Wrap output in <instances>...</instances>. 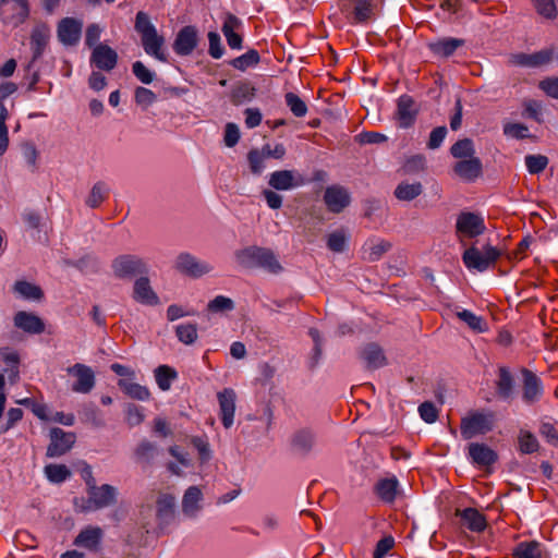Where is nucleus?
Segmentation results:
<instances>
[{
  "mask_svg": "<svg viewBox=\"0 0 558 558\" xmlns=\"http://www.w3.org/2000/svg\"><path fill=\"white\" fill-rule=\"evenodd\" d=\"M459 525L474 533H482L487 527L486 517L475 508L456 509Z\"/></svg>",
  "mask_w": 558,
  "mask_h": 558,
  "instance_id": "4468645a",
  "label": "nucleus"
},
{
  "mask_svg": "<svg viewBox=\"0 0 558 558\" xmlns=\"http://www.w3.org/2000/svg\"><path fill=\"white\" fill-rule=\"evenodd\" d=\"M142 47L144 51L158 61L167 62L166 39L150 23L147 14L142 12Z\"/></svg>",
  "mask_w": 558,
  "mask_h": 558,
  "instance_id": "7ed1b4c3",
  "label": "nucleus"
},
{
  "mask_svg": "<svg viewBox=\"0 0 558 558\" xmlns=\"http://www.w3.org/2000/svg\"><path fill=\"white\" fill-rule=\"evenodd\" d=\"M14 326L29 335H40L45 331L44 320L34 313L20 311L14 315Z\"/></svg>",
  "mask_w": 558,
  "mask_h": 558,
  "instance_id": "b1692460",
  "label": "nucleus"
},
{
  "mask_svg": "<svg viewBox=\"0 0 558 558\" xmlns=\"http://www.w3.org/2000/svg\"><path fill=\"white\" fill-rule=\"evenodd\" d=\"M360 356L368 369H377L388 363L384 350L374 342L365 344L360 352Z\"/></svg>",
  "mask_w": 558,
  "mask_h": 558,
  "instance_id": "bb28decb",
  "label": "nucleus"
},
{
  "mask_svg": "<svg viewBox=\"0 0 558 558\" xmlns=\"http://www.w3.org/2000/svg\"><path fill=\"white\" fill-rule=\"evenodd\" d=\"M315 444V435L308 428L296 430L291 437L292 450L300 454H308Z\"/></svg>",
  "mask_w": 558,
  "mask_h": 558,
  "instance_id": "7c9ffc66",
  "label": "nucleus"
},
{
  "mask_svg": "<svg viewBox=\"0 0 558 558\" xmlns=\"http://www.w3.org/2000/svg\"><path fill=\"white\" fill-rule=\"evenodd\" d=\"M174 514V497L166 494L157 500V518L161 524L168 523L173 519Z\"/></svg>",
  "mask_w": 558,
  "mask_h": 558,
  "instance_id": "58836bf2",
  "label": "nucleus"
},
{
  "mask_svg": "<svg viewBox=\"0 0 558 558\" xmlns=\"http://www.w3.org/2000/svg\"><path fill=\"white\" fill-rule=\"evenodd\" d=\"M522 375V400L526 404L538 402L544 393L541 378L531 369L523 367Z\"/></svg>",
  "mask_w": 558,
  "mask_h": 558,
  "instance_id": "1a4fd4ad",
  "label": "nucleus"
},
{
  "mask_svg": "<svg viewBox=\"0 0 558 558\" xmlns=\"http://www.w3.org/2000/svg\"><path fill=\"white\" fill-rule=\"evenodd\" d=\"M109 187L102 181L95 183L86 198V205L90 208H97L108 197Z\"/></svg>",
  "mask_w": 558,
  "mask_h": 558,
  "instance_id": "a19ab883",
  "label": "nucleus"
},
{
  "mask_svg": "<svg viewBox=\"0 0 558 558\" xmlns=\"http://www.w3.org/2000/svg\"><path fill=\"white\" fill-rule=\"evenodd\" d=\"M519 451L531 454L538 450L539 444L536 437L529 430L521 429L518 436Z\"/></svg>",
  "mask_w": 558,
  "mask_h": 558,
  "instance_id": "79ce46f5",
  "label": "nucleus"
},
{
  "mask_svg": "<svg viewBox=\"0 0 558 558\" xmlns=\"http://www.w3.org/2000/svg\"><path fill=\"white\" fill-rule=\"evenodd\" d=\"M14 291L26 300H40L43 298V291L38 286L24 280L15 282Z\"/></svg>",
  "mask_w": 558,
  "mask_h": 558,
  "instance_id": "37998d69",
  "label": "nucleus"
},
{
  "mask_svg": "<svg viewBox=\"0 0 558 558\" xmlns=\"http://www.w3.org/2000/svg\"><path fill=\"white\" fill-rule=\"evenodd\" d=\"M353 19L355 23H365L373 15L372 0H353Z\"/></svg>",
  "mask_w": 558,
  "mask_h": 558,
  "instance_id": "a18cd8bd",
  "label": "nucleus"
},
{
  "mask_svg": "<svg viewBox=\"0 0 558 558\" xmlns=\"http://www.w3.org/2000/svg\"><path fill=\"white\" fill-rule=\"evenodd\" d=\"M324 202L331 213L339 214L350 204V195L344 187L332 185L326 189Z\"/></svg>",
  "mask_w": 558,
  "mask_h": 558,
  "instance_id": "5701e85b",
  "label": "nucleus"
},
{
  "mask_svg": "<svg viewBox=\"0 0 558 558\" xmlns=\"http://www.w3.org/2000/svg\"><path fill=\"white\" fill-rule=\"evenodd\" d=\"M259 61H260V56H259L258 51L255 49H250L244 54L230 60L228 63L232 68L244 72L247 69L257 65L259 63Z\"/></svg>",
  "mask_w": 558,
  "mask_h": 558,
  "instance_id": "ea45409f",
  "label": "nucleus"
},
{
  "mask_svg": "<svg viewBox=\"0 0 558 558\" xmlns=\"http://www.w3.org/2000/svg\"><path fill=\"white\" fill-rule=\"evenodd\" d=\"M29 14L26 0H0V20L10 27L23 24Z\"/></svg>",
  "mask_w": 558,
  "mask_h": 558,
  "instance_id": "423d86ee",
  "label": "nucleus"
},
{
  "mask_svg": "<svg viewBox=\"0 0 558 558\" xmlns=\"http://www.w3.org/2000/svg\"><path fill=\"white\" fill-rule=\"evenodd\" d=\"M234 308V302L225 295H217L207 304V311L210 313L229 312Z\"/></svg>",
  "mask_w": 558,
  "mask_h": 558,
  "instance_id": "6e6d98bb",
  "label": "nucleus"
},
{
  "mask_svg": "<svg viewBox=\"0 0 558 558\" xmlns=\"http://www.w3.org/2000/svg\"><path fill=\"white\" fill-rule=\"evenodd\" d=\"M89 61L92 66L110 72L117 65L118 54L108 45L99 44L93 48Z\"/></svg>",
  "mask_w": 558,
  "mask_h": 558,
  "instance_id": "f3484780",
  "label": "nucleus"
},
{
  "mask_svg": "<svg viewBox=\"0 0 558 558\" xmlns=\"http://www.w3.org/2000/svg\"><path fill=\"white\" fill-rule=\"evenodd\" d=\"M142 304L156 306L160 304L157 293L151 289L147 277H142Z\"/></svg>",
  "mask_w": 558,
  "mask_h": 558,
  "instance_id": "4d7b16f0",
  "label": "nucleus"
},
{
  "mask_svg": "<svg viewBox=\"0 0 558 558\" xmlns=\"http://www.w3.org/2000/svg\"><path fill=\"white\" fill-rule=\"evenodd\" d=\"M447 135V128L446 126H437L435 128L430 134L427 142V147L429 149H437L440 147L441 143L444 142L445 137Z\"/></svg>",
  "mask_w": 558,
  "mask_h": 558,
  "instance_id": "69168bd1",
  "label": "nucleus"
},
{
  "mask_svg": "<svg viewBox=\"0 0 558 558\" xmlns=\"http://www.w3.org/2000/svg\"><path fill=\"white\" fill-rule=\"evenodd\" d=\"M513 558H543V546L537 541L520 542L512 550Z\"/></svg>",
  "mask_w": 558,
  "mask_h": 558,
  "instance_id": "72a5a7b5",
  "label": "nucleus"
},
{
  "mask_svg": "<svg viewBox=\"0 0 558 558\" xmlns=\"http://www.w3.org/2000/svg\"><path fill=\"white\" fill-rule=\"evenodd\" d=\"M155 379L160 390L168 391L172 381L178 378V372L169 365H159L155 372Z\"/></svg>",
  "mask_w": 558,
  "mask_h": 558,
  "instance_id": "e433bc0d",
  "label": "nucleus"
},
{
  "mask_svg": "<svg viewBox=\"0 0 558 558\" xmlns=\"http://www.w3.org/2000/svg\"><path fill=\"white\" fill-rule=\"evenodd\" d=\"M450 153L454 158H472L474 157V144L470 138L457 141L450 148Z\"/></svg>",
  "mask_w": 558,
  "mask_h": 558,
  "instance_id": "de8ad7c7",
  "label": "nucleus"
},
{
  "mask_svg": "<svg viewBox=\"0 0 558 558\" xmlns=\"http://www.w3.org/2000/svg\"><path fill=\"white\" fill-rule=\"evenodd\" d=\"M538 88L543 90L548 97L558 99V77H546L538 83Z\"/></svg>",
  "mask_w": 558,
  "mask_h": 558,
  "instance_id": "e2e57ef3",
  "label": "nucleus"
},
{
  "mask_svg": "<svg viewBox=\"0 0 558 558\" xmlns=\"http://www.w3.org/2000/svg\"><path fill=\"white\" fill-rule=\"evenodd\" d=\"M454 173L466 182H474L483 173V165L480 158L462 159L453 166Z\"/></svg>",
  "mask_w": 558,
  "mask_h": 558,
  "instance_id": "393cba45",
  "label": "nucleus"
},
{
  "mask_svg": "<svg viewBox=\"0 0 558 558\" xmlns=\"http://www.w3.org/2000/svg\"><path fill=\"white\" fill-rule=\"evenodd\" d=\"M238 263L244 268H263L277 275L282 270L277 256L270 248L250 246L238 251L235 254Z\"/></svg>",
  "mask_w": 558,
  "mask_h": 558,
  "instance_id": "f257e3e1",
  "label": "nucleus"
},
{
  "mask_svg": "<svg viewBox=\"0 0 558 558\" xmlns=\"http://www.w3.org/2000/svg\"><path fill=\"white\" fill-rule=\"evenodd\" d=\"M68 373L76 378L72 385L74 392L88 393L94 388L95 374L89 366L76 363L68 368Z\"/></svg>",
  "mask_w": 558,
  "mask_h": 558,
  "instance_id": "2eb2a0df",
  "label": "nucleus"
},
{
  "mask_svg": "<svg viewBox=\"0 0 558 558\" xmlns=\"http://www.w3.org/2000/svg\"><path fill=\"white\" fill-rule=\"evenodd\" d=\"M203 494L197 486L189 487L183 496L182 510L187 515H195L201 509L199 501L202 500Z\"/></svg>",
  "mask_w": 558,
  "mask_h": 558,
  "instance_id": "f704fd0d",
  "label": "nucleus"
},
{
  "mask_svg": "<svg viewBox=\"0 0 558 558\" xmlns=\"http://www.w3.org/2000/svg\"><path fill=\"white\" fill-rule=\"evenodd\" d=\"M114 275L119 278H132L140 270V259L134 255H121L112 263Z\"/></svg>",
  "mask_w": 558,
  "mask_h": 558,
  "instance_id": "c85d7f7f",
  "label": "nucleus"
},
{
  "mask_svg": "<svg viewBox=\"0 0 558 558\" xmlns=\"http://www.w3.org/2000/svg\"><path fill=\"white\" fill-rule=\"evenodd\" d=\"M555 56L554 48H545L533 53L518 52L510 57V62L514 65L525 68H539L551 62Z\"/></svg>",
  "mask_w": 558,
  "mask_h": 558,
  "instance_id": "ddd939ff",
  "label": "nucleus"
},
{
  "mask_svg": "<svg viewBox=\"0 0 558 558\" xmlns=\"http://www.w3.org/2000/svg\"><path fill=\"white\" fill-rule=\"evenodd\" d=\"M486 230L484 218L475 213L462 211L456 221V232L461 238L473 239L483 234Z\"/></svg>",
  "mask_w": 558,
  "mask_h": 558,
  "instance_id": "0eeeda50",
  "label": "nucleus"
},
{
  "mask_svg": "<svg viewBox=\"0 0 558 558\" xmlns=\"http://www.w3.org/2000/svg\"><path fill=\"white\" fill-rule=\"evenodd\" d=\"M418 413L426 423H434L438 418V410L430 401H425L418 407Z\"/></svg>",
  "mask_w": 558,
  "mask_h": 558,
  "instance_id": "680f3d73",
  "label": "nucleus"
},
{
  "mask_svg": "<svg viewBox=\"0 0 558 558\" xmlns=\"http://www.w3.org/2000/svg\"><path fill=\"white\" fill-rule=\"evenodd\" d=\"M500 256L501 251L489 244L483 250L472 245L463 252L462 262L468 269L483 272L494 267Z\"/></svg>",
  "mask_w": 558,
  "mask_h": 558,
  "instance_id": "20e7f679",
  "label": "nucleus"
},
{
  "mask_svg": "<svg viewBox=\"0 0 558 558\" xmlns=\"http://www.w3.org/2000/svg\"><path fill=\"white\" fill-rule=\"evenodd\" d=\"M243 28L242 21L234 14L228 12L225 15L221 32L231 49H242L243 37L240 32Z\"/></svg>",
  "mask_w": 558,
  "mask_h": 558,
  "instance_id": "dca6fc26",
  "label": "nucleus"
},
{
  "mask_svg": "<svg viewBox=\"0 0 558 558\" xmlns=\"http://www.w3.org/2000/svg\"><path fill=\"white\" fill-rule=\"evenodd\" d=\"M464 45L463 39L447 37L429 44L430 50L434 54L448 58L452 56L456 50Z\"/></svg>",
  "mask_w": 558,
  "mask_h": 558,
  "instance_id": "473e14b6",
  "label": "nucleus"
},
{
  "mask_svg": "<svg viewBox=\"0 0 558 558\" xmlns=\"http://www.w3.org/2000/svg\"><path fill=\"white\" fill-rule=\"evenodd\" d=\"M135 377L121 378L119 380V387L131 398L138 399L140 398V385L133 383Z\"/></svg>",
  "mask_w": 558,
  "mask_h": 558,
  "instance_id": "774afa93",
  "label": "nucleus"
},
{
  "mask_svg": "<svg viewBox=\"0 0 558 558\" xmlns=\"http://www.w3.org/2000/svg\"><path fill=\"white\" fill-rule=\"evenodd\" d=\"M468 456L473 464L488 468L497 462V452L482 442H471L468 446Z\"/></svg>",
  "mask_w": 558,
  "mask_h": 558,
  "instance_id": "4be33fe9",
  "label": "nucleus"
},
{
  "mask_svg": "<svg viewBox=\"0 0 558 558\" xmlns=\"http://www.w3.org/2000/svg\"><path fill=\"white\" fill-rule=\"evenodd\" d=\"M494 426V413L474 411L461 418L460 432L463 439H472L485 435Z\"/></svg>",
  "mask_w": 558,
  "mask_h": 558,
  "instance_id": "39448f33",
  "label": "nucleus"
},
{
  "mask_svg": "<svg viewBox=\"0 0 558 558\" xmlns=\"http://www.w3.org/2000/svg\"><path fill=\"white\" fill-rule=\"evenodd\" d=\"M539 434L554 447H558V430L551 423H543Z\"/></svg>",
  "mask_w": 558,
  "mask_h": 558,
  "instance_id": "338daca9",
  "label": "nucleus"
},
{
  "mask_svg": "<svg viewBox=\"0 0 558 558\" xmlns=\"http://www.w3.org/2000/svg\"><path fill=\"white\" fill-rule=\"evenodd\" d=\"M307 180L301 173L293 170H277L270 173L268 184L277 191H289L303 186Z\"/></svg>",
  "mask_w": 558,
  "mask_h": 558,
  "instance_id": "9d476101",
  "label": "nucleus"
},
{
  "mask_svg": "<svg viewBox=\"0 0 558 558\" xmlns=\"http://www.w3.org/2000/svg\"><path fill=\"white\" fill-rule=\"evenodd\" d=\"M208 53L214 59H220L223 56L225 48L221 44V38L217 32H209L208 35Z\"/></svg>",
  "mask_w": 558,
  "mask_h": 558,
  "instance_id": "bf43d9fd",
  "label": "nucleus"
},
{
  "mask_svg": "<svg viewBox=\"0 0 558 558\" xmlns=\"http://www.w3.org/2000/svg\"><path fill=\"white\" fill-rule=\"evenodd\" d=\"M22 155L27 163V166L31 168L32 171H35L37 169V159H38V150L36 146L33 143H24L22 145Z\"/></svg>",
  "mask_w": 558,
  "mask_h": 558,
  "instance_id": "052dcab7",
  "label": "nucleus"
},
{
  "mask_svg": "<svg viewBox=\"0 0 558 558\" xmlns=\"http://www.w3.org/2000/svg\"><path fill=\"white\" fill-rule=\"evenodd\" d=\"M175 269L185 276L198 278L211 271L213 267L190 253H181L175 259Z\"/></svg>",
  "mask_w": 558,
  "mask_h": 558,
  "instance_id": "9b49d317",
  "label": "nucleus"
},
{
  "mask_svg": "<svg viewBox=\"0 0 558 558\" xmlns=\"http://www.w3.org/2000/svg\"><path fill=\"white\" fill-rule=\"evenodd\" d=\"M190 442L197 450L202 463L210 460L211 450L207 436H192Z\"/></svg>",
  "mask_w": 558,
  "mask_h": 558,
  "instance_id": "8fccbe9b",
  "label": "nucleus"
},
{
  "mask_svg": "<svg viewBox=\"0 0 558 558\" xmlns=\"http://www.w3.org/2000/svg\"><path fill=\"white\" fill-rule=\"evenodd\" d=\"M284 99L287 106L295 117L302 118L306 114L307 106L296 94L289 92L286 94Z\"/></svg>",
  "mask_w": 558,
  "mask_h": 558,
  "instance_id": "603ef678",
  "label": "nucleus"
},
{
  "mask_svg": "<svg viewBox=\"0 0 558 558\" xmlns=\"http://www.w3.org/2000/svg\"><path fill=\"white\" fill-rule=\"evenodd\" d=\"M104 538V531L99 526L88 525L80 531L73 544L90 553H97Z\"/></svg>",
  "mask_w": 558,
  "mask_h": 558,
  "instance_id": "6ab92c4d",
  "label": "nucleus"
},
{
  "mask_svg": "<svg viewBox=\"0 0 558 558\" xmlns=\"http://www.w3.org/2000/svg\"><path fill=\"white\" fill-rule=\"evenodd\" d=\"M423 193L421 182L408 183L401 182L397 185L393 194L399 201L410 202Z\"/></svg>",
  "mask_w": 558,
  "mask_h": 558,
  "instance_id": "4c0bfd02",
  "label": "nucleus"
},
{
  "mask_svg": "<svg viewBox=\"0 0 558 558\" xmlns=\"http://www.w3.org/2000/svg\"><path fill=\"white\" fill-rule=\"evenodd\" d=\"M514 389V379L510 371L506 366L498 369V379L496 380V393L502 400H508Z\"/></svg>",
  "mask_w": 558,
  "mask_h": 558,
  "instance_id": "2f4dec72",
  "label": "nucleus"
},
{
  "mask_svg": "<svg viewBox=\"0 0 558 558\" xmlns=\"http://www.w3.org/2000/svg\"><path fill=\"white\" fill-rule=\"evenodd\" d=\"M217 399L222 425L230 428L234 420L236 395L232 388H225L217 393Z\"/></svg>",
  "mask_w": 558,
  "mask_h": 558,
  "instance_id": "aec40b11",
  "label": "nucleus"
},
{
  "mask_svg": "<svg viewBox=\"0 0 558 558\" xmlns=\"http://www.w3.org/2000/svg\"><path fill=\"white\" fill-rule=\"evenodd\" d=\"M558 0H532L536 12L545 19L554 20L558 14Z\"/></svg>",
  "mask_w": 558,
  "mask_h": 558,
  "instance_id": "09e8293b",
  "label": "nucleus"
},
{
  "mask_svg": "<svg viewBox=\"0 0 558 558\" xmlns=\"http://www.w3.org/2000/svg\"><path fill=\"white\" fill-rule=\"evenodd\" d=\"M347 235L343 230L331 232L327 238V247L335 253H341L345 250Z\"/></svg>",
  "mask_w": 558,
  "mask_h": 558,
  "instance_id": "5fc2aeb1",
  "label": "nucleus"
},
{
  "mask_svg": "<svg viewBox=\"0 0 558 558\" xmlns=\"http://www.w3.org/2000/svg\"><path fill=\"white\" fill-rule=\"evenodd\" d=\"M399 489V481L396 476L385 477L374 485L375 495L385 504H393Z\"/></svg>",
  "mask_w": 558,
  "mask_h": 558,
  "instance_id": "c756f323",
  "label": "nucleus"
},
{
  "mask_svg": "<svg viewBox=\"0 0 558 558\" xmlns=\"http://www.w3.org/2000/svg\"><path fill=\"white\" fill-rule=\"evenodd\" d=\"M391 243L379 236L368 238L361 248L362 259L373 263L379 260L390 248Z\"/></svg>",
  "mask_w": 558,
  "mask_h": 558,
  "instance_id": "412c9836",
  "label": "nucleus"
},
{
  "mask_svg": "<svg viewBox=\"0 0 558 558\" xmlns=\"http://www.w3.org/2000/svg\"><path fill=\"white\" fill-rule=\"evenodd\" d=\"M48 44V35L40 28H34L31 35V49L33 59H38Z\"/></svg>",
  "mask_w": 558,
  "mask_h": 558,
  "instance_id": "c03bdc74",
  "label": "nucleus"
},
{
  "mask_svg": "<svg viewBox=\"0 0 558 558\" xmlns=\"http://www.w3.org/2000/svg\"><path fill=\"white\" fill-rule=\"evenodd\" d=\"M418 113L414 99L409 95H402L397 102L396 119L401 129L411 128Z\"/></svg>",
  "mask_w": 558,
  "mask_h": 558,
  "instance_id": "a211bd4d",
  "label": "nucleus"
},
{
  "mask_svg": "<svg viewBox=\"0 0 558 558\" xmlns=\"http://www.w3.org/2000/svg\"><path fill=\"white\" fill-rule=\"evenodd\" d=\"M198 41L197 28L194 25H186L177 33L172 49L177 56L187 57L196 49Z\"/></svg>",
  "mask_w": 558,
  "mask_h": 558,
  "instance_id": "6e6552de",
  "label": "nucleus"
},
{
  "mask_svg": "<svg viewBox=\"0 0 558 558\" xmlns=\"http://www.w3.org/2000/svg\"><path fill=\"white\" fill-rule=\"evenodd\" d=\"M45 474L51 483L60 484L71 476V472L64 464H48Z\"/></svg>",
  "mask_w": 558,
  "mask_h": 558,
  "instance_id": "49530a36",
  "label": "nucleus"
},
{
  "mask_svg": "<svg viewBox=\"0 0 558 558\" xmlns=\"http://www.w3.org/2000/svg\"><path fill=\"white\" fill-rule=\"evenodd\" d=\"M178 339L184 344H192L197 339V328L195 324H181L175 327Z\"/></svg>",
  "mask_w": 558,
  "mask_h": 558,
  "instance_id": "3c124183",
  "label": "nucleus"
},
{
  "mask_svg": "<svg viewBox=\"0 0 558 558\" xmlns=\"http://www.w3.org/2000/svg\"><path fill=\"white\" fill-rule=\"evenodd\" d=\"M529 129L524 124L521 123H508L504 126V133L507 136L523 140L529 136Z\"/></svg>",
  "mask_w": 558,
  "mask_h": 558,
  "instance_id": "0e129e2a",
  "label": "nucleus"
},
{
  "mask_svg": "<svg viewBox=\"0 0 558 558\" xmlns=\"http://www.w3.org/2000/svg\"><path fill=\"white\" fill-rule=\"evenodd\" d=\"M247 161L250 169L254 174H259L265 168V154L259 153V149H251L247 154Z\"/></svg>",
  "mask_w": 558,
  "mask_h": 558,
  "instance_id": "13d9d810",
  "label": "nucleus"
},
{
  "mask_svg": "<svg viewBox=\"0 0 558 558\" xmlns=\"http://www.w3.org/2000/svg\"><path fill=\"white\" fill-rule=\"evenodd\" d=\"M457 317L463 323H465L468 327L476 333H483L488 330V324L485 320V318L475 315L473 312L469 310H462L460 312H457Z\"/></svg>",
  "mask_w": 558,
  "mask_h": 558,
  "instance_id": "c9c22d12",
  "label": "nucleus"
},
{
  "mask_svg": "<svg viewBox=\"0 0 558 558\" xmlns=\"http://www.w3.org/2000/svg\"><path fill=\"white\" fill-rule=\"evenodd\" d=\"M81 32L82 23L71 17L63 19L58 26V37L61 43L68 46L78 43Z\"/></svg>",
  "mask_w": 558,
  "mask_h": 558,
  "instance_id": "a878e982",
  "label": "nucleus"
},
{
  "mask_svg": "<svg viewBox=\"0 0 558 558\" xmlns=\"http://www.w3.org/2000/svg\"><path fill=\"white\" fill-rule=\"evenodd\" d=\"M256 96V87L247 80L238 81L233 84L229 99L233 106H241L250 102Z\"/></svg>",
  "mask_w": 558,
  "mask_h": 558,
  "instance_id": "cd10ccee",
  "label": "nucleus"
},
{
  "mask_svg": "<svg viewBox=\"0 0 558 558\" xmlns=\"http://www.w3.org/2000/svg\"><path fill=\"white\" fill-rule=\"evenodd\" d=\"M75 442V434L64 432L59 427L50 430V444L47 448V457L56 458L66 453Z\"/></svg>",
  "mask_w": 558,
  "mask_h": 558,
  "instance_id": "f8f14e48",
  "label": "nucleus"
},
{
  "mask_svg": "<svg viewBox=\"0 0 558 558\" xmlns=\"http://www.w3.org/2000/svg\"><path fill=\"white\" fill-rule=\"evenodd\" d=\"M548 165V158L544 155H527L525 156V166L531 174H538L543 172Z\"/></svg>",
  "mask_w": 558,
  "mask_h": 558,
  "instance_id": "864d4df0",
  "label": "nucleus"
},
{
  "mask_svg": "<svg viewBox=\"0 0 558 558\" xmlns=\"http://www.w3.org/2000/svg\"><path fill=\"white\" fill-rule=\"evenodd\" d=\"M88 497L85 499L74 498L73 504L80 512H90L110 507L117 501V489L109 485L104 484L101 486L95 485L87 490Z\"/></svg>",
  "mask_w": 558,
  "mask_h": 558,
  "instance_id": "f03ea898",
  "label": "nucleus"
}]
</instances>
